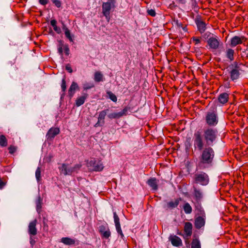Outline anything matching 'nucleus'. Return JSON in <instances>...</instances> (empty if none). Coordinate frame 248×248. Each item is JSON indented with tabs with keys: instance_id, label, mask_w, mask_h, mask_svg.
<instances>
[{
	"instance_id": "aec40b11",
	"label": "nucleus",
	"mask_w": 248,
	"mask_h": 248,
	"mask_svg": "<svg viewBox=\"0 0 248 248\" xmlns=\"http://www.w3.org/2000/svg\"><path fill=\"white\" fill-rule=\"evenodd\" d=\"M196 25L199 31L201 33H203L206 30V24L202 20H196Z\"/></svg>"
},
{
	"instance_id": "e433bc0d",
	"label": "nucleus",
	"mask_w": 248,
	"mask_h": 248,
	"mask_svg": "<svg viewBox=\"0 0 248 248\" xmlns=\"http://www.w3.org/2000/svg\"><path fill=\"white\" fill-rule=\"evenodd\" d=\"M35 176L38 181L41 179V170L40 168H38L35 172Z\"/></svg>"
},
{
	"instance_id": "4d7b16f0",
	"label": "nucleus",
	"mask_w": 248,
	"mask_h": 248,
	"mask_svg": "<svg viewBox=\"0 0 248 248\" xmlns=\"http://www.w3.org/2000/svg\"><path fill=\"white\" fill-rule=\"evenodd\" d=\"M152 189L154 191H156L157 189V187H156V186L153 187Z\"/></svg>"
},
{
	"instance_id": "1a4fd4ad",
	"label": "nucleus",
	"mask_w": 248,
	"mask_h": 248,
	"mask_svg": "<svg viewBox=\"0 0 248 248\" xmlns=\"http://www.w3.org/2000/svg\"><path fill=\"white\" fill-rule=\"evenodd\" d=\"M129 107L124 108L121 111L119 112L110 113L108 115V117L110 119H119L124 115H126L128 111L129 110Z\"/></svg>"
},
{
	"instance_id": "79ce46f5",
	"label": "nucleus",
	"mask_w": 248,
	"mask_h": 248,
	"mask_svg": "<svg viewBox=\"0 0 248 248\" xmlns=\"http://www.w3.org/2000/svg\"><path fill=\"white\" fill-rule=\"evenodd\" d=\"M147 13L148 14V15L153 17L155 16L156 15L155 11L153 9L148 10Z\"/></svg>"
},
{
	"instance_id": "37998d69",
	"label": "nucleus",
	"mask_w": 248,
	"mask_h": 248,
	"mask_svg": "<svg viewBox=\"0 0 248 248\" xmlns=\"http://www.w3.org/2000/svg\"><path fill=\"white\" fill-rule=\"evenodd\" d=\"M63 49H64L65 54L68 56L69 54V51H70L68 45H64L63 46Z\"/></svg>"
},
{
	"instance_id": "ea45409f",
	"label": "nucleus",
	"mask_w": 248,
	"mask_h": 248,
	"mask_svg": "<svg viewBox=\"0 0 248 248\" xmlns=\"http://www.w3.org/2000/svg\"><path fill=\"white\" fill-rule=\"evenodd\" d=\"M53 3L55 4V5L58 7L60 8L61 6L62 3L59 0H51Z\"/></svg>"
},
{
	"instance_id": "de8ad7c7",
	"label": "nucleus",
	"mask_w": 248,
	"mask_h": 248,
	"mask_svg": "<svg viewBox=\"0 0 248 248\" xmlns=\"http://www.w3.org/2000/svg\"><path fill=\"white\" fill-rule=\"evenodd\" d=\"M65 69L70 73L73 72L72 69L69 64H67L65 66Z\"/></svg>"
},
{
	"instance_id": "6e6552de",
	"label": "nucleus",
	"mask_w": 248,
	"mask_h": 248,
	"mask_svg": "<svg viewBox=\"0 0 248 248\" xmlns=\"http://www.w3.org/2000/svg\"><path fill=\"white\" fill-rule=\"evenodd\" d=\"M207 44L210 48L212 49H217L218 48L220 45H222L218 38L217 36H212L210 37L207 41Z\"/></svg>"
},
{
	"instance_id": "5701e85b",
	"label": "nucleus",
	"mask_w": 248,
	"mask_h": 248,
	"mask_svg": "<svg viewBox=\"0 0 248 248\" xmlns=\"http://www.w3.org/2000/svg\"><path fill=\"white\" fill-rule=\"evenodd\" d=\"M87 93H83V95L77 98L76 100V105L77 107H79L81 105H83L85 101L87 98Z\"/></svg>"
},
{
	"instance_id": "bb28decb",
	"label": "nucleus",
	"mask_w": 248,
	"mask_h": 248,
	"mask_svg": "<svg viewBox=\"0 0 248 248\" xmlns=\"http://www.w3.org/2000/svg\"><path fill=\"white\" fill-rule=\"evenodd\" d=\"M94 80L97 82L103 80V75L100 71L96 72L94 75Z\"/></svg>"
},
{
	"instance_id": "603ef678",
	"label": "nucleus",
	"mask_w": 248,
	"mask_h": 248,
	"mask_svg": "<svg viewBox=\"0 0 248 248\" xmlns=\"http://www.w3.org/2000/svg\"><path fill=\"white\" fill-rule=\"evenodd\" d=\"M50 24L53 27L56 26L57 25V21L55 19H52L50 21Z\"/></svg>"
},
{
	"instance_id": "f257e3e1",
	"label": "nucleus",
	"mask_w": 248,
	"mask_h": 248,
	"mask_svg": "<svg viewBox=\"0 0 248 248\" xmlns=\"http://www.w3.org/2000/svg\"><path fill=\"white\" fill-rule=\"evenodd\" d=\"M217 137L218 131L216 128H204L202 133L200 130L196 131L193 137V147L202 149L203 146H213L217 141Z\"/></svg>"
},
{
	"instance_id": "412c9836",
	"label": "nucleus",
	"mask_w": 248,
	"mask_h": 248,
	"mask_svg": "<svg viewBox=\"0 0 248 248\" xmlns=\"http://www.w3.org/2000/svg\"><path fill=\"white\" fill-rule=\"evenodd\" d=\"M192 225L190 222H186L185 223L184 227V231L186 237H189L192 234Z\"/></svg>"
},
{
	"instance_id": "7ed1b4c3",
	"label": "nucleus",
	"mask_w": 248,
	"mask_h": 248,
	"mask_svg": "<svg viewBox=\"0 0 248 248\" xmlns=\"http://www.w3.org/2000/svg\"><path fill=\"white\" fill-rule=\"evenodd\" d=\"M81 165L79 164H77L73 167L69 166V165L66 164H62V166L60 168V170L61 173L63 174L64 175H71L74 173H77L80 170Z\"/></svg>"
},
{
	"instance_id": "393cba45",
	"label": "nucleus",
	"mask_w": 248,
	"mask_h": 248,
	"mask_svg": "<svg viewBox=\"0 0 248 248\" xmlns=\"http://www.w3.org/2000/svg\"><path fill=\"white\" fill-rule=\"evenodd\" d=\"M61 242L66 245H74L75 243L74 239L69 237H62L61 239Z\"/></svg>"
},
{
	"instance_id": "dca6fc26",
	"label": "nucleus",
	"mask_w": 248,
	"mask_h": 248,
	"mask_svg": "<svg viewBox=\"0 0 248 248\" xmlns=\"http://www.w3.org/2000/svg\"><path fill=\"white\" fill-rule=\"evenodd\" d=\"M79 87L77 83L75 81H73L69 90H68V95L70 98H72L76 91H79Z\"/></svg>"
},
{
	"instance_id": "9b49d317",
	"label": "nucleus",
	"mask_w": 248,
	"mask_h": 248,
	"mask_svg": "<svg viewBox=\"0 0 248 248\" xmlns=\"http://www.w3.org/2000/svg\"><path fill=\"white\" fill-rule=\"evenodd\" d=\"M60 133V129L58 127H51L48 131L46 137L47 140H52L54 137Z\"/></svg>"
},
{
	"instance_id": "0eeeda50",
	"label": "nucleus",
	"mask_w": 248,
	"mask_h": 248,
	"mask_svg": "<svg viewBox=\"0 0 248 248\" xmlns=\"http://www.w3.org/2000/svg\"><path fill=\"white\" fill-rule=\"evenodd\" d=\"M205 120L206 123L210 126H215L218 123L217 115L214 112H207Z\"/></svg>"
},
{
	"instance_id": "5fc2aeb1",
	"label": "nucleus",
	"mask_w": 248,
	"mask_h": 248,
	"mask_svg": "<svg viewBox=\"0 0 248 248\" xmlns=\"http://www.w3.org/2000/svg\"><path fill=\"white\" fill-rule=\"evenodd\" d=\"M108 2H111V3L115 4V0H108Z\"/></svg>"
},
{
	"instance_id": "09e8293b",
	"label": "nucleus",
	"mask_w": 248,
	"mask_h": 248,
	"mask_svg": "<svg viewBox=\"0 0 248 248\" xmlns=\"http://www.w3.org/2000/svg\"><path fill=\"white\" fill-rule=\"evenodd\" d=\"M6 184L5 180L0 178V186H4Z\"/></svg>"
},
{
	"instance_id": "72a5a7b5",
	"label": "nucleus",
	"mask_w": 248,
	"mask_h": 248,
	"mask_svg": "<svg viewBox=\"0 0 248 248\" xmlns=\"http://www.w3.org/2000/svg\"><path fill=\"white\" fill-rule=\"evenodd\" d=\"M191 248H201L200 241L197 239H194L191 244Z\"/></svg>"
},
{
	"instance_id": "c03bdc74",
	"label": "nucleus",
	"mask_w": 248,
	"mask_h": 248,
	"mask_svg": "<svg viewBox=\"0 0 248 248\" xmlns=\"http://www.w3.org/2000/svg\"><path fill=\"white\" fill-rule=\"evenodd\" d=\"M174 23L175 25L176 26L177 28H178L179 29H180L181 27H182V23L181 22H179L178 20H174Z\"/></svg>"
},
{
	"instance_id": "b1692460",
	"label": "nucleus",
	"mask_w": 248,
	"mask_h": 248,
	"mask_svg": "<svg viewBox=\"0 0 248 248\" xmlns=\"http://www.w3.org/2000/svg\"><path fill=\"white\" fill-rule=\"evenodd\" d=\"M226 57L230 61L234 60V50L232 48H227L225 51Z\"/></svg>"
},
{
	"instance_id": "bf43d9fd",
	"label": "nucleus",
	"mask_w": 248,
	"mask_h": 248,
	"mask_svg": "<svg viewBox=\"0 0 248 248\" xmlns=\"http://www.w3.org/2000/svg\"><path fill=\"white\" fill-rule=\"evenodd\" d=\"M1 188H2V187H0V188L1 189Z\"/></svg>"
},
{
	"instance_id": "ddd939ff",
	"label": "nucleus",
	"mask_w": 248,
	"mask_h": 248,
	"mask_svg": "<svg viewBox=\"0 0 248 248\" xmlns=\"http://www.w3.org/2000/svg\"><path fill=\"white\" fill-rule=\"evenodd\" d=\"M113 217L116 231L117 232L121 235V238L123 239L124 237V235L121 228L119 217L116 212L113 213Z\"/></svg>"
},
{
	"instance_id": "4468645a",
	"label": "nucleus",
	"mask_w": 248,
	"mask_h": 248,
	"mask_svg": "<svg viewBox=\"0 0 248 248\" xmlns=\"http://www.w3.org/2000/svg\"><path fill=\"white\" fill-rule=\"evenodd\" d=\"M37 222V220L35 219L31 221L29 224L28 232L31 235L34 236L37 233V228L36 227Z\"/></svg>"
},
{
	"instance_id": "6ab92c4d",
	"label": "nucleus",
	"mask_w": 248,
	"mask_h": 248,
	"mask_svg": "<svg viewBox=\"0 0 248 248\" xmlns=\"http://www.w3.org/2000/svg\"><path fill=\"white\" fill-rule=\"evenodd\" d=\"M218 102L224 105L228 102L229 100V94L226 93H223L219 94L218 97Z\"/></svg>"
},
{
	"instance_id": "f8f14e48",
	"label": "nucleus",
	"mask_w": 248,
	"mask_h": 248,
	"mask_svg": "<svg viewBox=\"0 0 248 248\" xmlns=\"http://www.w3.org/2000/svg\"><path fill=\"white\" fill-rule=\"evenodd\" d=\"M108 110V109H106L99 112V116L98 117V121L97 123L95 124V127L102 126L105 124L104 119Z\"/></svg>"
},
{
	"instance_id": "a878e982",
	"label": "nucleus",
	"mask_w": 248,
	"mask_h": 248,
	"mask_svg": "<svg viewBox=\"0 0 248 248\" xmlns=\"http://www.w3.org/2000/svg\"><path fill=\"white\" fill-rule=\"evenodd\" d=\"M63 30L64 31L65 37L68 39L71 42H73V39L72 38V36L71 35L69 30L66 28L64 25H63Z\"/></svg>"
},
{
	"instance_id": "7c9ffc66",
	"label": "nucleus",
	"mask_w": 248,
	"mask_h": 248,
	"mask_svg": "<svg viewBox=\"0 0 248 248\" xmlns=\"http://www.w3.org/2000/svg\"><path fill=\"white\" fill-rule=\"evenodd\" d=\"M179 199H176L174 202H170L168 203V205L169 207L173 208L176 207L179 203Z\"/></svg>"
},
{
	"instance_id": "f03ea898",
	"label": "nucleus",
	"mask_w": 248,
	"mask_h": 248,
	"mask_svg": "<svg viewBox=\"0 0 248 248\" xmlns=\"http://www.w3.org/2000/svg\"><path fill=\"white\" fill-rule=\"evenodd\" d=\"M194 148L195 150L201 152L198 165L200 169H203L212 165L215 155V152L212 146H203L202 149Z\"/></svg>"
},
{
	"instance_id": "473e14b6",
	"label": "nucleus",
	"mask_w": 248,
	"mask_h": 248,
	"mask_svg": "<svg viewBox=\"0 0 248 248\" xmlns=\"http://www.w3.org/2000/svg\"><path fill=\"white\" fill-rule=\"evenodd\" d=\"M194 195L197 200H200L202 197V193L196 188H194Z\"/></svg>"
},
{
	"instance_id": "8fccbe9b",
	"label": "nucleus",
	"mask_w": 248,
	"mask_h": 248,
	"mask_svg": "<svg viewBox=\"0 0 248 248\" xmlns=\"http://www.w3.org/2000/svg\"><path fill=\"white\" fill-rule=\"evenodd\" d=\"M53 29L58 34L61 32V29L59 27H57V25L53 27Z\"/></svg>"
},
{
	"instance_id": "49530a36",
	"label": "nucleus",
	"mask_w": 248,
	"mask_h": 248,
	"mask_svg": "<svg viewBox=\"0 0 248 248\" xmlns=\"http://www.w3.org/2000/svg\"><path fill=\"white\" fill-rule=\"evenodd\" d=\"M192 39L193 42L195 43V45L198 44L201 42L200 39L198 38L193 37H192Z\"/></svg>"
},
{
	"instance_id": "423d86ee",
	"label": "nucleus",
	"mask_w": 248,
	"mask_h": 248,
	"mask_svg": "<svg viewBox=\"0 0 248 248\" xmlns=\"http://www.w3.org/2000/svg\"><path fill=\"white\" fill-rule=\"evenodd\" d=\"M114 4L109 2H103L102 4V14L105 16L108 22L110 20V13L111 9L114 7Z\"/></svg>"
},
{
	"instance_id": "3c124183",
	"label": "nucleus",
	"mask_w": 248,
	"mask_h": 248,
	"mask_svg": "<svg viewBox=\"0 0 248 248\" xmlns=\"http://www.w3.org/2000/svg\"><path fill=\"white\" fill-rule=\"evenodd\" d=\"M39 1L43 5H46L48 3V0H39Z\"/></svg>"
},
{
	"instance_id": "a211bd4d",
	"label": "nucleus",
	"mask_w": 248,
	"mask_h": 248,
	"mask_svg": "<svg viewBox=\"0 0 248 248\" xmlns=\"http://www.w3.org/2000/svg\"><path fill=\"white\" fill-rule=\"evenodd\" d=\"M169 240L173 246L179 247L182 246L183 244L181 239L176 235L170 236L169 237Z\"/></svg>"
},
{
	"instance_id": "4c0bfd02",
	"label": "nucleus",
	"mask_w": 248,
	"mask_h": 248,
	"mask_svg": "<svg viewBox=\"0 0 248 248\" xmlns=\"http://www.w3.org/2000/svg\"><path fill=\"white\" fill-rule=\"evenodd\" d=\"M61 88L62 91L65 92L66 89V81L65 78H63L62 81Z\"/></svg>"
},
{
	"instance_id": "2f4dec72",
	"label": "nucleus",
	"mask_w": 248,
	"mask_h": 248,
	"mask_svg": "<svg viewBox=\"0 0 248 248\" xmlns=\"http://www.w3.org/2000/svg\"><path fill=\"white\" fill-rule=\"evenodd\" d=\"M184 210L186 214H190L192 212V208L188 203H186L184 206Z\"/></svg>"
},
{
	"instance_id": "39448f33",
	"label": "nucleus",
	"mask_w": 248,
	"mask_h": 248,
	"mask_svg": "<svg viewBox=\"0 0 248 248\" xmlns=\"http://www.w3.org/2000/svg\"><path fill=\"white\" fill-rule=\"evenodd\" d=\"M194 181L197 184L206 186L209 183V178L206 173L202 172L194 175Z\"/></svg>"
},
{
	"instance_id": "58836bf2",
	"label": "nucleus",
	"mask_w": 248,
	"mask_h": 248,
	"mask_svg": "<svg viewBox=\"0 0 248 248\" xmlns=\"http://www.w3.org/2000/svg\"><path fill=\"white\" fill-rule=\"evenodd\" d=\"M94 87L93 84L85 83L83 84L84 90H87Z\"/></svg>"
},
{
	"instance_id": "c9c22d12",
	"label": "nucleus",
	"mask_w": 248,
	"mask_h": 248,
	"mask_svg": "<svg viewBox=\"0 0 248 248\" xmlns=\"http://www.w3.org/2000/svg\"><path fill=\"white\" fill-rule=\"evenodd\" d=\"M64 46V45L63 44L62 42L60 41V43L59 44L58 51V53L61 56H62L63 55V48Z\"/></svg>"
},
{
	"instance_id": "864d4df0",
	"label": "nucleus",
	"mask_w": 248,
	"mask_h": 248,
	"mask_svg": "<svg viewBox=\"0 0 248 248\" xmlns=\"http://www.w3.org/2000/svg\"><path fill=\"white\" fill-rule=\"evenodd\" d=\"M178 1L182 4H185L186 2V0H178Z\"/></svg>"
},
{
	"instance_id": "2eb2a0df",
	"label": "nucleus",
	"mask_w": 248,
	"mask_h": 248,
	"mask_svg": "<svg viewBox=\"0 0 248 248\" xmlns=\"http://www.w3.org/2000/svg\"><path fill=\"white\" fill-rule=\"evenodd\" d=\"M99 232L102 234L103 237L108 239L110 236V232L107 226L101 225L99 227Z\"/></svg>"
},
{
	"instance_id": "c85d7f7f",
	"label": "nucleus",
	"mask_w": 248,
	"mask_h": 248,
	"mask_svg": "<svg viewBox=\"0 0 248 248\" xmlns=\"http://www.w3.org/2000/svg\"><path fill=\"white\" fill-rule=\"evenodd\" d=\"M7 145V140L5 136L1 135L0 136V146L5 147Z\"/></svg>"
},
{
	"instance_id": "a18cd8bd",
	"label": "nucleus",
	"mask_w": 248,
	"mask_h": 248,
	"mask_svg": "<svg viewBox=\"0 0 248 248\" xmlns=\"http://www.w3.org/2000/svg\"><path fill=\"white\" fill-rule=\"evenodd\" d=\"M32 235H31L30 238V243L31 245V247L32 248L34 244H35L36 242L35 240L33 238Z\"/></svg>"
},
{
	"instance_id": "f3484780",
	"label": "nucleus",
	"mask_w": 248,
	"mask_h": 248,
	"mask_svg": "<svg viewBox=\"0 0 248 248\" xmlns=\"http://www.w3.org/2000/svg\"><path fill=\"white\" fill-rule=\"evenodd\" d=\"M235 64V68L232 69L230 72V77L232 80H234L237 79L240 75V73L239 70L237 69L238 67V65L236 62L234 63Z\"/></svg>"
},
{
	"instance_id": "a19ab883",
	"label": "nucleus",
	"mask_w": 248,
	"mask_h": 248,
	"mask_svg": "<svg viewBox=\"0 0 248 248\" xmlns=\"http://www.w3.org/2000/svg\"><path fill=\"white\" fill-rule=\"evenodd\" d=\"M8 150H9V153L13 154L16 151V148L14 146H10L8 148Z\"/></svg>"
},
{
	"instance_id": "4be33fe9",
	"label": "nucleus",
	"mask_w": 248,
	"mask_h": 248,
	"mask_svg": "<svg viewBox=\"0 0 248 248\" xmlns=\"http://www.w3.org/2000/svg\"><path fill=\"white\" fill-rule=\"evenodd\" d=\"M205 224L204 219L201 217H199L196 218L194 225L197 229H200Z\"/></svg>"
},
{
	"instance_id": "20e7f679",
	"label": "nucleus",
	"mask_w": 248,
	"mask_h": 248,
	"mask_svg": "<svg viewBox=\"0 0 248 248\" xmlns=\"http://www.w3.org/2000/svg\"><path fill=\"white\" fill-rule=\"evenodd\" d=\"M87 166L91 171H101L104 168L103 165L101 161L96 160L94 158H92L90 161H87Z\"/></svg>"
},
{
	"instance_id": "f704fd0d",
	"label": "nucleus",
	"mask_w": 248,
	"mask_h": 248,
	"mask_svg": "<svg viewBox=\"0 0 248 248\" xmlns=\"http://www.w3.org/2000/svg\"><path fill=\"white\" fill-rule=\"evenodd\" d=\"M108 97L114 102H116L117 101V98L116 96L110 91H108L107 93Z\"/></svg>"
},
{
	"instance_id": "13d9d810",
	"label": "nucleus",
	"mask_w": 248,
	"mask_h": 248,
	"mask_svg": "<svg viewBox=\"0 0 248 248\" xmlns=\"http://www.w3.org/2000/svg\"><path fill=\"white\" fill-rule=\"evenodd\" d=\"M178 234L180 235H182L181 233H178Z\"/></svg>"
},
{
	"instance_id": "c756f323",
	"label": "nucleus",
	"mask_w": 248,
	"mask_h": 248,
	"mask_svg": "<svg viewBox=\"0 0 248 248\" xmlns=\"http://www.w3.org/2000/svg\"><path fill=\"white\" fill-rule=\"evenodd\" d=\"M157 180L155 178H151L147 181V184L149 186H157Z\"/></svg>"
},
{
	"instance_id": "9d476101",
	"label": "nucleus",
	"mask_w": 248,
	"mask_h": 248,
	"mask_svg": "<svg viewBox=\"0 0 248 248\" xmlns=\"http://www.w3.org/2000/svg\"><path fill=\"white\" fill-rule=\"evenodd\" d=\"M245 40L246 38L244 36H235L231 39L230 45L234 47L238 45L242 44Z\"/></svg>"
},
{
	"instance_id": "cd10ccee",
	"label": "nucleus",
	"mask_w": 248,
	"mask_h": 248,
	"mask_svg": "<svg viewBox=\"0 0 248 248\" xmlns=\"http://www.w3.org/2000/svg\"><path fill=\"white\" fill-rule=\"evenodd\" d=\"M42 199L39 197L36 202V210L38 213H40L42 208Z\"/></svg>"
},
{
	"instance_id": "6e6d98bb",
	"label": "nucleus",
	"mask_w": 248,
	"mask_h": 248,
	"mask_svg": "<svg viewBox=\"0 0 248 248\" xmlns=\"http://www.w3.org/2000/svg\"><path fill=\"white\" fill-rule=\"evenodd\" d=\"M181 28H182V29H183L184 31H186V27H183V26L182 25V27H181Z\"/></svg>"
}]
</instances>
